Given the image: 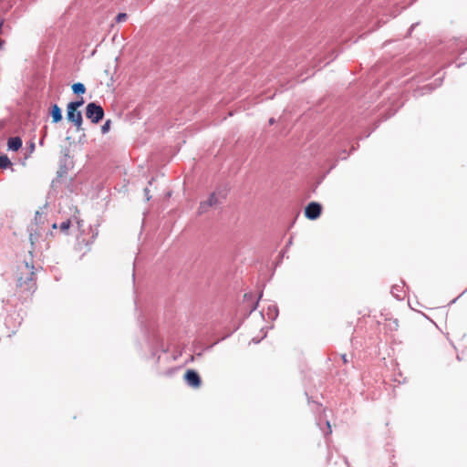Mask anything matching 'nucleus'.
<instances>
[{"label":"nucleus","instance_id":"17","mask_svg":"<svg viewBox=\"0 0 467 467\" xmlns=\"http://www.w3.org/2000/svg\"><path fill=\"white\" fill-rule=\"evenodd\" d=\"M140 113H141V112H140V107H137V108L134 109V111H133V113H132V114H134V115H140Z\"/></svg>","mask_w":467,"mask_h":467},{"label":"nucleus","instance_id":"22","mask_svg":"<svg viewBox=\"0 0 467 467\" xmlns=\"http://www.w3.org/2000/svg\"><path fill=\"white\" fill-rule=\"evenodd\" d=\"M62 119H53V121L54 122H58L59 120H61Z\"/></svg>","mask_w":467,"mask_h":467},{"label":"nucleus","instance_id":"7","mask_svg":"<svg viewBox=\"0 0 467 467\" xmlns=\"http://www.w3.org/2000/svg\"><path fill=\"white\" fill-rule=\"evenodd\" d=\"M383 325L384 329L389 333L397 331L400 327L398 319L393 317H386Z\"/></svg>","mask_w":467,"mask_h":467},{"label":"nucleus","instance_id":"20","mask_svg":"<svg viewBox=\"0 0 467 467\" xmlns=\"http://www.w3.org/2000/svg\"><path fill=\"white\" fill-rule=\"evenodd\" d=\"M327 427H328V429H329V432H331V426H330L329 421H327Z\"/></svg>","mask_w":467,"mask_h":467},{"label":"nucleus","instance_id":"21","mask_svg":"<svg viewBox=\"0 0 467 467\" xmlns=\"http://www.w3.org/2000/svg\"><path fill=\"white\" fill-rule=\"evenodd\" d=\"M118 114H119V116H121V115H124V114L128 115L129 113H124L123 111H120V112H119Z\"/></svg>","mask_w":467,"mask_h":467},{"label":"nucleus","instance_id":"13","mask_svg":"<svg viewBox=\"0 0 467 467\" xmlns=\"http://www.w3.org/2000/svg\"><path fill=\"white\" fill-rule=\"evenodd\" d=\"M128 16L127 14L125 13H119L117 17H116V21L120 23V22H124L126 19H127Z\"/></svg>","mask_w":467,"mask_h":467},{"label":"nucleus","instance_id":"1","mask_svg":"<svg viewBox=\"0 0 467 467\" xmlns=\"http://www.w3.org/2000/svg\"><path fill=\"white\" fill-rule=\"evenodd\" d=\"M16 285L23 293H29L35 291V271L34 265L27 262L18 265L16 270Z\"/></svg>","mask_w":467,"mask_h":467},{"label":"nucleus","instance_id":"5","mask_svg":"<svg viewBox=\"0 0 467 467\" xmlns=\"http://www.w3.org/2000/svg\"><path fill=\"white\" fill-rule=\"evenodd\" d=\"M218 203V198L215 193H212L206 201H203L200 203L199 206V213H206L211 207L216 205Z\"/></svg>","mask_w":467,"mask_h":467},{"label":"nucleus","instance_id":"12","mask_svg":"<svg viewBox=\"0 0 467 467\" xmlns=\"http://www.w3.org/2000/svg\"><path fill=\"white\" fill-rule=\"evenodd\" d=\"M70 225H71V222L70 220H67L65 222H63L60 225H59V228L60 230L63 232V233H67L68 231V229L70 228Z\"/></svg>","mask_w":467,"mask_h":467},{"label":"nucleus","instance_id":"15","mask_svg":"<svg viewBox=\"0 0 467 467\" xmlns=\"http://www.w3.org/2000/svg\"><path fill=\"white\" fill-rule=\"evenodd\" d=\"M37 237H38V234L30 233L29 240H30V243H31L32 246H34L36 241L37 240Z\"/></svg>","mask_w":467,"mask_h":467},{"label":"nucleus","instance_id":"10","mask_svg":"<svg viewBox=\"0 0 467 467\" xmlns=\"http://www.w3.org/2000/svg\"><path fill=\"white\" fill-rule=\"evenodd\" d=\"M49 115L50 117H62L60 108L57 104L52 105L49 109Z\"/></svg>","mask_w":467,"mask_h":467},{"label":"nucleus","instance_id":"2","mask_svg":"<svg viewBox=\"0 0 467 467\" xmlns=\"http://www.w3.org/2000/svg\"><path fill=\"white\" fill-rule=\"evenodd\" d=\"M183 379L189 386L195 389L199 388L202 384L199 374L193 369H188L185 372Z\"/></svg>","mask_w":467,"mask_h":467},{"label":"nucleus","instance_id":"3","mask_svg":"<svg viewBox=\"0 0 467 467\" xmlns=\"http://www.w3.org/2000/svg\"><path fill=\"white\" fill-rule=\"evenodd\" d=\"M322 207L317 202H310L305 209V215L310 220L317 219L321 214Z\"/></svg>","mask_w":467,"mask_h":467},{"label":"nucleus","instance_id":"23","mask_svg":"<svg viewBox=\"0 0 467 467\" xmlns=\"http://www.w3.org/2000/svg\"><path fill=\"white\" fill-rule=\"evenodd\" d=\"M57 223H53L52 228L57 229Z\"/></svg>","mask_w":467,"mask_h":467},{"label":"nucleus","instance_id":"9","mask_svg":"<svg viewBox=\"0 0 467 467\" xmlns=\"http://www.w3.org/2000/svg\"><path fill=\"white\" fill-rule=\"evenodd\" d=\"M72 90L75 94H84L86 92V88L82 83H75L72 85Z\"/></svg>","mask_w":467,"mask_h":467},{"label":"nucleus","instance_id":"19","mask_svg":"<svg viewBox=\"0 0 467 467\" xmlns=\"http://www.w3.org/2000/svg\"><path fill=\"white\" fill-rule=\"evenodd\" d=\"M102 119H99V118H96V119H91L92 122L97 124L99 123Z\"/></svg>","mask_w":467,"mask_h":467},{"label":"nucleus","instance_id":"18","mask_svg":"<svg viewBox=\"0 0 467 467\" xmlns=\"http://www.w3.org/2000/svg\"><path fill=\"white\" fill-rule=\"evenodd\" d=\"M341 358H342V360H343V363H344V364H347V363L348 362V358H347V355H346V354H343Z\"/></svg>","mask_w":467,"mask_h":467},{"label":"nucleus","instance_id":"4","mask_svg":"<svg viewBox=\"0 0 467 467\" xmlns=\"http://www.w3.org/2000/svg\"><path fill=\"white\" fill-rule=\"evenodd\" d=\"M84 104L83 98L76 101L69 102L67 107V117H82L81 112L78 111V108H80Z\"/></svg>","mask_w":467,"mask_h":467},{"label":"nucleus","instance_id":"14","mask_svg":"<svg viewBox=\"0 0 467 467\" xmlns=\"http://www.w3.org/2000/svg\"><path fill=\"white\" fill-rule=\"evenodd\" d=\"M78 129L81 126L82 119H68Z\"/></svg>","mask_w":467,"mask_h":467},{"label":"nucleus","instance_id":"11","mask_svg":"<svg viewBox=\"0 0 467 467\" xmlns=\"http://www.w3.org/2000/svg\"><path fill=\"white\" fill-rule=\"evenodd\" d=\"M12 165L9 158L6 155L0 156V168L6 169Z\"/></svg>","mask_w":467,"mask_h":467},{"label":"nucleus","instance_id":"24","mask_svg":"<svg viewBox=\"0 0 467 467\" xmlns=\"http://www.w3.org/2000/svg\"><path fill=\"white\" fill-rule=\"evenodd\" d=\"M269 123H270V125H273V124H274V119H270Z\"/></svg>","mask_w":467,"mask_h":467},{"label":"nucleus","instance_id":"6","mask_svg":"<svg viewBox=\"0 0 467 467\" xmlns=\"http://www.w3.org/2000/svg\"><path fill=\"white\" fill-rule=\"evenodd\" d=\"M86 117H104V110L101 106L91 102L87 106Z\"/></svg>","mask_w":467,"mask_h":467},{"label":"nucleus","instance_id":"8","mask_svg":"<svg viewBox=\"0 0 467 467\" xmlns=\"http://www.w3.org/2000/svg\"><path fill=\"white\" fill-rule=\"evenodd\" d=\"M7 145L9 150L16 151L22 147V140L19 137L10 138Z\"/></svg>","mask_w":467,"mask_h":467},{"label":"nucleus","instance_id":"16","mask_svg":"<svg viewBox=\"0 0 467 467\" xmlns=\"http://www.w3.org/2000/svg\"><path fill=\"white\" fill-rule=\"evenodd\" d=\"M110 120L108 119L106 123L102 126V133H106L109 129Z\"/></svg>","mask_w":467,"mask_h":467}]
</instances>
